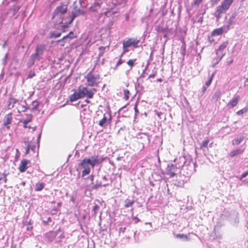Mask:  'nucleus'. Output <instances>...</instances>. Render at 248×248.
Wrapping results in <instances>:
<instances>
[{"label":"nucleus","instance_id":"nucleus-1","mask_svg":"<svg viewBox=\"0 0 248 248\" xmlns=\"http://www.w3.org/2000/svg\"><path fill=\"white\" fill-rule=\"evenodd\" d=\"M92 159L89 158H84L79 165L84 168V170L82 171V176H84L89 174L90 172V168L89 166L90 165L93 168L96 164L99 163V160L98 156H93L91 157Z\"/></svg>","mask_w":248,"mask_h":248},{"label":"nucleus","instance_id":"nucleus-2","mask_svg":"<svg viewBox=\"0 0 248 248\" xmlns=\"http://www.w3.org/2000/svg\"><path fill=\"white\" fill-rule=\"evenodd\" d=\"M94 68H93L85 77L86 79V85L89 87H97L101 82V76L93 73Z\"/></svg>","mask_w":248,"mask_h":248},{"label":"nucleus","instance_id":"nucleus-3","mask_svg":"<svg viewBox=\"0 0 248 248\" xmlns=\"http://www.w3.org/2000/svg\"><path fill=\"white\" fill-rule=\"evenodd\" d=\"M140 42V40L137 38H128L126 40H124L122 42L123 52L121 56L128 52V48L130 47L135 48L138 47Z\"/></svg>","mask_w":248,"mask_h":248},{"label":"nucleus","instance_id":"nucleus-4","mask_svg":"<svg viewBox=\"0 0 248 248\" xmlns=\"http://www.w3.org/2000/svg\"><path fill=\"white\" fill-rule=\"evenodd\" d=\"M78 90L82 97L86 96L88 98H92L94 94V93L96 91L95 88L88 89L86 87L80 86Z\"/></svg>","mask_w":248,"mask_h":248},{"label":"nucleus","instance_id":"nucleus-5","mask_svg":"<svg viewBox=\"0 0 248 248\" xmlns=\"http://www.w3.org/2000/svg\"><path fill=\"white\" fill-rule=\"evenodd\" d=\"M13 121V114L12 112L6 114L4 117V122L3 125L6 127L7 129L9 130L10 129V124Z\"/></svg>","mask_w":248,"mask_h":248},{"label":"nucleus","instance_id":"nucleus-6","mask_svg":"<svg viewBox=\"0 0 248 248\" xmlns=\"http://www.w3.org/2000/svg\"><path fill=\"white\" fill-rule=\"evenodd\" d=\"M176 170L177 167L175 165L172 164H169L166 168V173L170 177H172L176 175L175 171Z\"/></svg>","mask_w":248,"mask_h":248},{"label":"nucleus","instance_id":"nucleus-7","mask_svg":"<svg viewBox=\"0 0 248 248\" xmlns=\"http://www.w3.org/2000/svg\"><path fill=\"white\" fill-rule=\"evenodd\" d=\"M24 143L27 146V148L26 149V154H28L30 150L34 152L36 146L34 142H32L31 141H25Z\"/></svg>","mask_w":248,"mask_h":248},{"label":"nucleus","instance_id":"nucleus-8","mask_svg":"<svg viewBox=\"0 0 248 248\" xmlns=\"http://www.w3.org/2000/svg\"><path fill=\"white\" fill-rule=\"evenodd\" d=\"M30 163V161L27 159H23L21 160L20 166L19 167V170L21 172H25L28 167L27 165Z\"/></svg>","mask_w":248,"mask_h":248},{"label":"nucleus","instance_id":"nucleus-9","mask_svg":"<svg viewBox=\"0 0 248 248\" xmlns=\"http://www.w3.org/2000/svg\"><path fill=\"white\" fill-rule=\"evenodd\" d=\"M234 0H224L220 5V7L225 11H227L230 7Z\"/></svg>","mask_w":248,"mask_h":248},{"label":"nucleus","instance_id":"nucleus-10","mask_svg":"<svg viewBox=\"0 0 248 248\" xmlns=\"http://www.w3.org/2000/svg\"><path fill=\"white\" fill-rule=\"evenodd\" d=\"M234 0H224L220 5V7L225 11H227L230 7Z\"/></svg>","mask_w":248,"mask_h":248},{"label":"nucleus","instance_id":"nucleus-11","mask_svg":"<svg viewBox=\"0 0 248 248\" xmlns=\"http://www.w3.org/2000/svg\"><path fill=\"white\" fill-rule=\"evenodd\" d=\"M40 60V57L37 56L36 54L35 53L32 54L29 59L27 65L29 67H31L34 64L35 60L39 61Z\"/></svg>","mask_w":248,"mask_h":248},{"label":"nucleus","instance_id":"nucleus-12","mask_svg":"<svg viewBox=\"0 0 248 248\" xmlns=\"http://www.w3.org/2000/svg\"><path fill=\"white\" fill-rule=\"evenodd\" d=\"M18 100L14 97L13 96H11L7 101V107L8 108L10 109L13 108L15 106V105L16 104Z\"/></svg>","mask_w":248,"mask_h":248},{"label":"nucleus","instance_id":"nucleus-13","mask_svg":"<svg viewBox=\"0 0 248 248\" xmlns=\"http://www.w3.org/2000/svg\"><path fill=\"white\" fill-rule=\"evenodd\" d=\"M45 49V46L44 45L38 44L37 45L35 52L37 56L40 57V56L43 55L44 51Z\"/></svg>","mask_w":248,"mask_h":248},{"label":"nucleus","instance_id":"nucleus-14","mask_svg":"<svg viewBox=\"0 0 248 248\" xmlns=\"http://www.w3.org/2000/svg\"><path fill=\"white\" fill-rule=\"evenodd\" d=\"M81 98H83V97H82L79 92L78 90L77 91H75L73 93V94L71 95V96H70V100L71 102H74V101H75L78 100V99Z\"/></svg>","mask_w":248,"mask_h":248},{"label":"nucleus","instance_id":"nucleus-15","mask_svg":"<svg viewBox=\"0 0 248 248\" xmlns=\"http://www.w3.org/2000/svg\"><path fill=\"white\" fill-rule=\"evenodd\" d=\"M239 100L240 96L239 95H236L234 98H233V99L228 103L227 106L231 108H233L237 105Z\"/></svg>","mask_w":248,"mask_h":248},{"label":"nucleus","instance_id":"nucleus-16","mask_svg":"<svg viewBox=\"0 0 248 248\" xmlns=\"http://www.w3.org/2000/svg\"><path fill=\"white\" fill-rule=\"evenodd\" d=\"M226 12L225 11L220 5L218 6L217 8L216 11V17L217 20L219 19L222 16V14L225 13Z\"/></svg>","mask_w":248,"mask_h":248},{"label":"nucleus","instance_id":"nucleus-17","mask_svg":"<svg viewBox=\"0 0 248 248\" xmlns=\"http://www.w3.org/2000/svg\"><path fill=\"white\" fill-rule=\"evenodd\" d=\"M62 16V6H58L54 11L53 15V18L56 17H61Z\"/></svg>","mask_w":248,"mask_h":248},{"label":"nucleus","instance_id":"nucleus-18","mask_svg":"<svg viewBox=\"0 0 248 248\" xmlns=\"http://www.w3.org/2000/svg\"><path fill=\"white\" fill-rule=\"evenodd\" d=\"M224 32L223 27L216 29L214 30L211 32V35L213 36H218L221 35Z\"/></svg>","mask_w":248,"mask_h":248},{"label":"nucleus","instance_id":"nucleus-19","mask_svg":"<svg viewBox=\"0 0 248 248\" xmlns=\"http://www.w3.org/2000/svg\"><path fill=\"white\" fill-rule=\"evenodd\" d=\"M228 44L229 42L228 41H226L225 42L222 43L217 50L216 54H217L219 52H221L227 47Z\"/></svg>","mask_w":248,"mask_h":248},{"label":"nucleus","instance_id":"nucleus-20","mask_svg":"<svg viewBox=\"0 0 248 248\" xmlns=\"http://www.w3.org/2000/svg\"><path fill=\"white\" fill-rule=\"evenodd\" d=\"M221 93L219 91H217L215 93L213 96L212 97L211 100L212 102H216L220 98L221 96Z\"/></svg>","mask_w":248,"mask_h":248},{"label":"nucleus","instance_id":"nucleus-21","mask_svg":"<svg viewBox=\"0 0 248 248\" xmlns=\"http://www.w3.org/2000/svg\"><path fill=\"white\" fill-rule=\"evenodd\" d=\"M40 104V103L38 101L36 100L33 101L31 104L32 108H31V110L33 111L37 110Z\"/></svg>","mask_w":248,"mask_h":248},{"label":"nucleus","instance_id":"nucleus-22","mask_svg":"<svg viewBox=\"0 0 248 248\" xmlns=\"http://www.w3.org/2000/svg\"><path fill=\"white\" fill-rule=\"evenodd\" d=\"M243 150L238 149L231 152L229 154V155L231 157H233L238 154H242L243 152Z\"/></svg>","mask_w":248,"mask_h":248},{"label":"nucleus","instance_id":"nucleus-23","mask_svg":"<svg viewBox=\"0 0 248 248\" xmlns=\"http://www.w3.org/2000/svg\"><path fill=\"white\" fill-rule=\"evenodd\" d=\"M125 204H124V207L125 208H128L131 207L133 204L135 202V200H130L128 199H126L124 201Z\"/></svg>","mask_w":248,"mask_h":248},{"label":"nucleus","instance_id":"nucleus-24","mask_svg":"<svg viewBox=\"0 0 248 248\" xmlns=\"http://www.w3.org/2000/svg\"><path fill=\"white\" fill-rule=\"evenodd\" d=\"M29 119H27L26 120H24L23 122V123L24 124L23 127L25 128H31V127L28 126L27 124L31 122L32 121V115H29Z\"/></svg>","mask_w":248,"mask_h":248},{"label":"nucleus","instance_id":"nucleus-25","mask_svg":"<svg viewBox=\"0 0 248 248\" xmlns=\"http://www.w3.org/2000/svg\"><path fill=\"white\" fill-rule=\"evenodd\" d=\"M44 183H38L36 184L35 190V191H41L42 189H43V188H44Z\"/></svg>","mask_w":248,"mask_h":248},{"label":"nucleus","instance_id":"nucleus-26","mask_svg":"<svg viewBox=\"0 0 248 248\" xmlns=\"http://www.w3.org/2000/svg\"><path fill=\"white\" fill-rule=\"evenodd\" d=\"M123 92L124 95V98L125 100H128L129 98V95L130 94V91L128 89H124Z\"/></svg>","mask_w":248,"mask_h":248},{"label":"nucleus","instance_id":"nucleus-27","mask_svg":"<svg viewBox=\"0 0 248 248\" xmlns=\"http://www.w3.org/2000/svg\"><path fill=\"white\" fill-rule=\"evenodd\" d=\"M107 122V118L106 116L104 115L103 116V118L99 121V125L102 127H103L105 126V124Z\"/></svg>","mask_w":248,"mask_h":248},{"label":"nucleus","instance_id":"nucleus-28","mask_svg":"<svg viewBox=\"0 0 248 248\" xmlns=\"http://www.w3.org/2000/svg\"><path fill=\"white\" fill-rule=\"evenodd\" d=\"M118 10H114L113 8H111L110 9L108 10L107 11H106L105 13L106 16H109L111 15H113L115 13H118Z\"/></svg>","mask_w":248,"mask_h":248},{"label":"nucleus","instance_id":"nucleus-29","mask_svg":"<svg viewBox=\"0 0 248 248\" xmlns=\"http://www.w3.org/2000/svg\"><path fill=\"white\" fill-rule=\"evenodd\" d=\"M32 222H31L30 220V221H26L25 223H24V225L25 226H29L27 227V231H31L33 229V227L31 225L32 224Z\"/></svg>","mask_w":248,"mask_h":248},{"label":"nucleus","instance_id":"nucleus-30","mask_svg":"<svg viewBox=\"0 0 248 248\" xmlns=\"http://www.w3.org/2000/svg\"><path fill=\"white\" fill-rule=\"evenodd\" d=\"M136 61H137L136 59H130L128 60L127 63L129 65V66L130 67V68H132L135 65Z\"/></svg>","mask_w":248,"mask_h":248},{"label":"nucleus","instance_id":"nucleus-31","mask_svg":"<svg viewBox=\"0 0 248 248\" xmlns=\"http://www.w3.org/2000/svg\"><path fill=\"white\" fill-rule=\"evenodd\" d=\"M243 139H244V137H241L239 138L236 139L233 141L232 144L238 145L242 141Z\"/></svg>","mask_w":248,"mask_h":248},{"label":"nucleus","instance_id":"nucleus-32","mask_svg":"<svg viewBox=\"0 0 248 248\" xmlns=\"http://www.w3.org/2000/svg\"><path fill=\"white\" fill-rule=\"evenodd\" d=\"M209 142V140L206 139L205 140L203 141L200 145V149H202L203 148H206L207 147V145Z\"/></svg>","mask_w":248,"mask_h":248},{"label":"nucleus","instance_id":"nucleus-33","mask_svg":"<svg viewBox=\"0 0 248 248\" xmlns=\"http://www.w3.org/2000/svg\"><path fill=\"white\" fill-rule=\"evenodd\" d=\"M75 37L76 36L74 34L73 32L72 31H70L68 34L63 36V40L67 39L68 38L72 39Z\"/></svg>","mask_w":248,"mask_h":248},{"label":"nucleus","instance_id":"nucleus-34","mask_svg":"<svg viewBox=\"0 0 248 248\" xmlns=\"http://www.w3.org/2000/svg\"><path fill=\"white\" fill-rule=\"evenodd\" d=\"M176 237L177 238H184L186 240H188V236L186 234H177L176 235Z\"/></svg>","mask_w":248,"mask_h":248},{"label":"nucleus","instance_id":"nucleus-35","mask_svg":"<svg viewBox=\"0 0 248 248\" xmlns=\"http://www.w3.org/2000/svg\"><path fill=\"white\" fill-rule=\"evenodd\" d=\"M236 16V13H233L229 19V24L231 25L233 23V20Z\"/></svg>","mask_w":248,"mask_h":248},{"label":"nucleus","instance_id":"nucleus-36","mask_svg":"<svg viewBox=\"0 0 248 248\" xmlns=\"http://www.w3.org/2000/svg\"><path fill=\"white\" fill-rule=\"evenodd\" d=\"M248 110V108H244L243 109H241L236 112V114L237 115H241L243 114V113L246 112Z\"/></svg>","mask_w":248,"mask_h":248},{"label":"nucleus","instance_id":"nucleus-37","mask_svg":"<svg viewBox=\"0 0 248 248\" xmlns=\"http://www.w3.org/2000/svg\"><path fill=\"white\" fill-rule=\"evenodd\" d=\"M214 77V74H213L211 75V76L210 77L209 79L205 83V85L207 87H208L210 85V84L213 80Z\"/></svg>","mask_w":248,"mask_h":248},{"label":"nucleus","instance_id":"nucleus-38","mask_svg":"<svg viewBox=\"0 0 248 248\" xmlns=\"http://www.w3.org/2000/svg\"><path fill=\"white\" fill-rule=\"evenodd\" d=\"M61 32H58L57 33H55L54 32H51V34H50V38H57V37H59L61 36Z\"/></svg>","mask_w":248,"mask_h":248},{"label":"nucleus","instance_id":"nucleus-39","mask_svg":"<svg viewBox=\"0 0 248 248\" xmlns=\"http://www.w3.org/2000/svg\"><path fill=\"white\" fill-rule=\"evenodd\" d=\"M203 1V0H196L192 3L193 6H198Z\"/></svg>","mask_w":248,"mask_h":248},{"label":"nucleus","instance_id":"nucleus-40","mask_svg":"<svg viewBox=\"0 0 248 248\" xmlns=\"http://www.w3.org/2000/svg\"><path fill=\"white\" fill-rule=\"evenodd\" d=\"M106 47L105 46H101L99 47V50L100 51V54H101V55H102L103 54V53H104L105 52V49H106Z\"/></svg>","mask_w":248,"mask_h":248},{"label":"nucleus","instance_id":"nucleus-41","mask_svg":"<svg viewBox=\"0 0 248 248\" xmlns=\"http://www.w3.org/2000/svg\"><path fill=\"white\" fill-rule=\"evenodd\" d=\"M21 111L22 112H25L28 109V107L27 106V104L26 103V105H22L21 107Z\"/></svg>","mask_w":248,"mask_h":248},{"label":"nucleus","instance_id":"nucleus-42","mask_svg":"<svg viewBox=\"0 0 248 248\" xmlns=\"http://www.w3.org/2000/svg\"><path fill=\"white\" fill-rule=\"evenodd\" d=\"M99 206L98 205H97V204H95L93 206V211L94 214H96L97 211L99 209Z\"/></svg>","mask_w":248,"mask_h":248},{"label":"nucleus","instance_id":"nucleus-43","mask_svg":"<svg viewBox=\"0 0 248 248\" xmlns=\"http://www.w3.org/2000/svg\"><path fill=\"white\" fill-rule=\"evenodd\" d=\"M123 62H124L123 60L122 59H120L119 60V61H118V62H117V63L115 65V67L116 68L118 66L122 64Z\"/></svg>","mask_w":248,"mask_h":248},{"label":"nucleus","instance_id":"nucleus-44","mask_svg":"<svg viewBox=\"0 0 248 248\" xmlns=\"http://www.w3.org/2000/svg\"><path fill=\"white\" fill-rule=\"evenodd\" d=\"M248 175V171L243 173L241 176V179L246 177Z\"/></svg>","mask_w":248,"mask_h":248},{"label":"nucleus","instance_id":"nucleus-45","mask_svg":"<svg viewBox=\"0 0 248 248\" xmlns=\"http://www.w3.org/2000/svg\"><path fill=\"white\" fill-rule=\"evenodd\" d=\"M132 219L135 221V223H137L138 222H139V221H140V220L139 218H138L137 217H132Z\"/></svg>","mask_w":248,"mask_h":248},{"label":"nucleus","instance_id":"nucleus-46","mask_svg":"<svg viewBox=\"0 0 248 248\" xmlns=\"http://www.w3.org/2000/svg\"><path fill=\"white\" fill-rule=\"evenodd\" d=\"M35 76V73L33 72H31L29 74V77L31 78Z\"/></svg>","mask_w":248,"mask_h":248},{"label":"nucleus","instance_id":"nucleus-47","mask_svg":"<svg viewBox=\"0 0 248 248\" xmlns=\"http://www.w3.org/2000/svg\"><path fill=\"white\" fill-rule=\"evenodd\" d=\"M157 72H155L154 73L151 74L149 76V78H154L156 75Z\"/></svg>","mask_w":248,"mask_h":248},{"label":"nucleus","instance_id":"nucleus-48","mask_svg":"<svg viewBox=\"0 0 248 248\" xmlns=\"http://www.w3.org/2000/svg\"><path fill=\"white\" fill-rule=\"evenodd\" d=\"M233 62V59H231L230 61L227 62V64L228 65H231V64H232Z\"/></svg>","mask_w":248,"mask_h":248},{"label":"nucleus","instance_id":"nucleus-49","mask_svg":"<svg viewBox=\"0 0 248 248\" xmlns=\"http://www.w3.org/2000/svg\"><path fill=\"white\" fill-rule=\"evenodd\" d=\"M90 10L93 12H97V10L93 7H91Z\"/></svg>","mask_w":248,"mask_h":248},{"label":"nucleus","instance_id":"nucleus-50","mask_svg":"<svg viewBox=\"0 0 248 248\" xmlns=\"http://www.w3.org/2000/svg\"><path fill=\"white\" fill-rule=\"evenodd\" d=\"M100 186H101V185H99L97 186V185H95L94 186L93 188L96 189L98 187H100Z\"/></svg>","mask_w":248,"mask_h":248},{"label":"nucleus","instance_id":"nucleus-51","mask_svg":"<svg viewBox=\"0 0 248 248\" xmlns=\"http://www.w3.org/2000/svg\"><path fill=\"white\" fill-rule=\"evenodd\" d=\"M89 178L91 179L92 181L93 180V175H90Z\"/></svg>","mask_w":248,"mask_h":248},{"label":"nucleus","instance_id":"nucleus-52","mask_svg":"<svg viewBox=\"0 0 248 248\" xmlns=\"http://www.w3.org/2000/svg\"><path fill=\"white\" fill-rule=\"evenodd\" d=\"M157 81L161 82H162V78H158V79H157Z\"/></svg>","mask_w":248,"mask_h":248},{"label":"nucleus","instance_id":"nucleus-53","mask_svg":"<svg viewBox=\"0 0 248 248\" xmlns=\"http://www.w3.org/2000/svg\"><path fill=\"white\" fill-rule=\"evenodd\" d=\"M41 133H40L38 135V141H39L40 139V137H41Z\"/></svg>","mask_w":248,"mask_h":248},{"label":"nucleus","instance_id":"nucleus-54","mask_svg":"<svg viewBox=\"0 0 248 248\" xmlns=\"http://www.w3.org/2000/svg\"><path fill=\"white\" fill-rule=\"evenodd\" d=\"M7 45V42L5 41L3 45V46L4 47Z\"/></svg>","mask_w":248,"mask_h":248},{"label":"nucleus","instance_id":"nucleus-55","mask_svg":"<svg viewBox=\"0 0 248 248\" xmlns=\"http://www.w3.org/2000/svg\"><path fill=\"white\" fill-rule=\"evenodd\" d=\"M135 111H138V109H137V106H135Z\"/></svg>","mask_w":248,"mask_h":248},{"label":"nucleus","instance_id":"nucleus-56","mask_svg":"<svg viewBox=\"0 0 248 248\" xmlns=\"http://www.w3.org/2000/svg\"><path fill=\"white\" fill-rule=\"evenodd\" d=\"M29 115H31V114H27L26 116H27V119H29Z\"/></svg>","mask_w":248,"mask_h":248},{"label":"nucleus","instance_id":"nucleus-57","mask_svg":"<svg viewBox=\"0 0 248 248\" xmlns=\"http://www.w3.org/2000/svg\"><path fill=\"white\" fill-rule=\"evenodd\" d=\"M36 126H34V127H33L32 128V130H33V131H35V130H36Z\"/></svg>","mask_w":248,"mask_h":248},{"label":"nucleus","instance_id":"nucleus-58","mask_svg":"<svg viewBox=\"0 0 248 248\" xmlns=\"http://www.w3.org/2000/svg\"><path fill=\"white\" fill-rule=\"evenodd\" d=\"M74 16H73L72 18H71V20H70V23H71L73 21V20L74 19Z\"/></svg>","mask_w":248,"mask_h":248},{"label":"nucleus","instance_id":"nucleus-59","mask_svg":"<svg viewBox=\"0 0 248 248\" xmlns=\"http://www.w3.org/2000/svg\"><path fill=\"white\" fill-rule=\"evenodd\" d=\"M85 102L87 103H89L90 102V101L88 100H85Z\"/></svg>","mask_w":248,"mask_h":248},{"label":"nucleus","instance_id":"nucleus-60","mask_svg":"<svg viewBox=\"0 0 248 248\" xmlns=\"http://www.w3.org/2000/svg\"><path fill=\"white\" fill-rule=\"evenodd\" d=\"M94 4H95V5H96L100 6V5L99 4V3H96V2H95V3H94Z\"/></svg>","mask_w":248,"mask_h":248},{"label":"nucleus","instance_id":"nucleus-61","mask_svg":"<svg viewBox=\"0 0 248 248\" xmlns=\"http://www.w3.org/2000/svg\"><path fill=\"white\" fill-rule=\"evenodd\" d=\"M215 0V2H218L219 1H220V0Z\"/></svg>","mask_w":248,"mask_h":248},{"label":"nucleus","instance_id":"nucleus-62","mask_svg":"<svg viewBox=\"0 0 248 248\" xmlns=\"http://www.w3.org/2000/svg\"><path fill=\"white\" fill-rule=\"evenodd\" d=\"M223 55H222V56H221V57L220 58V60H221V58L223 57Z\"/></svg>","mask_w":248,"mask_h":248},{"label":"nucleus","instance_id":"nucleus-63","mask_svg":"<svg viewBox=\"0 0 248 248\" xmlns=\"http://www.w3.org/2000/svg\"><path fill=\"white\" fill-rule=\"evenodd\" d=\"M65 11H63V10L62 13L63 14V13H65Z\"/></svg>","mask_w":248,"mask_h":248},{"label":"nucleus","instance_id":"nucleus-64","mask_svg":"<svg viewBox=\"0 0 248 248\" xmlns=\"http://www.w3.org/2000/svg\"><path fill=\"white\" fill-rule=\"evenodd\" d=\"M212 144V143L211 144H210V147H211Z\"/></svg>","mask_w":248,"mask_h":248}]
</instances>
